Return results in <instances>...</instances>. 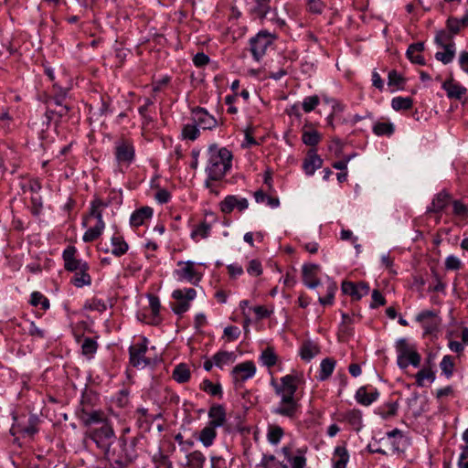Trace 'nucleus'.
Instances as JSON below:
<instances>
[{
    "instance_id": "nucleus-28",
    "label": "nucleus",
    "mask_w": 468,
    "mask_h": 468,
    "mask_svg": "<svg viewBox=\"0 0 468 468\" xmlns=\"http://www.w3.org/2000/svg\"><path fill=\"white\" fill-rule=\"evenodd\" d=\"M216 435V427L208 423L207 426L200 431L198 439L205 447H208L213 443Z\"/></svg>"
},
{
    "instance_id": "nucleus-23",
    "label": "nucleus",
    "mask_w": 468,
    "mask_h": 468,
    "mask_svg": "<svg viewBox=\"0 0 468 468\" xmlns=\"http://www.w3.org/2000/svg\"><path fill=\"white\" fill-rule=\"evenodd\" d=\"M318 269L316 264H305L303 266V282L309 288H315L319 284V280L314 277V272Z\"/></svg>"
},
{
    "instance_id": "nucleus-56",
    "label": "nucleus",
    "mask_w": 468,
    "mask_h": 468,
    "mask_svg": "<svg viewBox=\"0 0 468 468\" xmlns=\"http://www.w3.org/2000/svg\"><path fill=\"white\" fill-rule=\"evenodd\" d=\"M405 80L404 78L399 74L396 70H391L388 73V85L389 86H396L397 88H401L404 84Z\"/></svg>"
},
{
    "instance_id": "nucleus-36",
    "label": "nucleus",
    "mask_w": 468,
    "mask_h": 468,
    "mask_svg": "<svg viewBox=\"0 0 468 468\" xmlns=\"http://www.w3.org/2000/svg\"><path fill=\"white\" fill-rule=\"evenodd\" d=\"M234 360H235L234 353L228 352V351L218 352L213 356L214 364L218 367H222L224 365H227L229 362H233Z\"/></svg>"
},
{
    "instance_id": "nucleus-24",
    "label": "nucleus",
    "mask_w": 468,
    "mask_h": 468,
    "mask_svg": "<svg viewBox=\"0 0 468 468\" xmlns=\"http://www.w3.org/2000/svg\"><path fill=\"white\" fill-rule=\"evenodd\" d=\"M442 88L446 90L447 96L451 99L460 100L466 93L464 87L454 83L452 80L444 81Z\"/></svg>"
},
{
    "instance_id": "nucleus-29",
    "label": "nucleus",
    "mask_w": 468,
    "mask_h": 468,
    "mask_svg": "<svg viewBox=\"0 0 468 468\" xmlns=\"http://www.w3.org/2000/svg\"><path fill=\"white\" fill-rule=\"evenodd\" d=\"M190 370L187 365L181 363L173 371V378L178 383H186L190 379Z\"/></svg>"
},
{
    "instance_id": "nucleus-48",
    "label": "nucleus",
    "mask_w": 468,
    "mask_h": 468,
    "mask_svg": "<svg viewBox=\"0 0 468 468\" xmlns=\"http://www.w3.org/2000/svg\"><path fill=\"white\" fill-rule=\"evenodd\" d=\"M261 359L263 365L268 367H271L277 362V356L273 352L272 348L268 347L261 353Z\"/></svg>"
},
{
    "instance_id": "nucleus-62",
    "label": "nucleus",
    "mask_w": 468,
    "mask_h": 468,
    "mask_svg": "<svg viewBox=\"0 0 468 468\" xmlns=\"http://www.w3.org/2000/svg\"><path fill=\"white\" fill-rule=\"evenodd\" d=\"M175 440L178 442V444L181 446V450L183 452H187L189 449H191L194 446V441L192 440H184L183 435L181 433H177L175 436Z\"/></svg>"
},
{
    "instance_id": "nucleus-33",
    "label": "nucleus",
    "mask_w": 468,
    "mask_h": 468,
    "mask_svg": "<svg viewBox=\"0 0 468 468\" xmlns=\"http://www.w3.org/2000/svg\"><path fill=\"white\" fill-rule=\"evenodd\" d=\"M335 366V361L332 358H324L320 365V372L318 378L320 380L327 379L333 373Z\"/></svg>"
},
{
    "instance_id": "nucleus-64",
    "label": "nucleus",
    "mask_w": 468,
    "mask_h": 468,
    "mask_svg": "<svg viewBox=\"0 0 468 468\" xmlns=\"http://www.w3.org/2000/svg\"><path fill=\"white\" fill-rule=\"evenodd\" d=\"M453 213L457 216H463L468 213V207L459 200H455L452 203Z\"/></svg>"
},
{
    "instance_id": "nucleus-3",
    "label": "nucleus",
    "mask_w": 468,
    "mask_h": 468,
    "mask_svg": "<svg viewBox=\"0 0 468 468\" xmlns=\"http://www.w3.org/2000/svg\"><path fill=\"white\" fill-rule=\"evenodd\" d=\"M207 154L206 173L209 179L219 181L231 168L232 154L227 148H219L216 144L209 145Z\"/></svg>"
},
{
    "instance_id": "nucleus-7",
    "label": "nucleus",
    "mask_w": 468,
    "mask_h": 468,
    "mask_svg": "<svg viewBox=\"0 0 468 468\" xmlns=\"http://www.w3.org/2000/svg\"><path fill=\"white\" fill-rule=\"evenodd\" d=\"M114 154L116 161L120 165H130L135 157V150L133 142L125 138H121L116 141Z\"/></svg>"
},
{
    "instance_id": "nucleus-1",
    "label": "nucleus",
    "mask_w": 468,
    "mask_h": 468,
    "mask_svg": "<svg viewBox=\"0 0 468 468\" xmlns=\"http://www.w3.org/2000/svg\"><path fill=\"white\" fill-rule=\"evenodd\" d=\"M275 393L280 397L278 406L273 410L275 414L295 419L300 411L301 405L295 394L297 391V378L286 375L281 378L280 384L274 385Z\"/></svg>"
},
{
    "instance_id": "nucleus-15",
    "label": "nucleus",
    "mask_w": 468,
    "mask_h": 468,
    "mask_svg": "<svg viewBox=\"0 0 468 468\" xmlns=\"http://www.w3.org/2000/svg\"><path fill=\"white\" fill-rule=\"evenodd\" d=\"M416 320L421 324L425 334H431L437 330L439 320L436 314L431 310H425L417 315Z\"/></svg>"
},
{
    "instance_id": "nucleus-9",
    "label": "nucleus",
    "mask_w": 468,
    "mask_h": 468,
    "mask_svg": "<svg viewBox=\"0 0 468 468\" xmlns=\"http://www.w3.org/2000/svg\"><path fill=\"white\" fill-rule=\"evenodd\" d=\"M197 296V292L193 288L186 290H175L172 292V297L177 302L172 305L175 314H182L189 309V302L194 300Z\"/></svg>"
},
{
    "instance_id": "nucleus-38",
    "label": "nucleus",
    "mask_w": 468,
    "mask_h": 468,
    "mask_svg": "<svg viewBox=\"0 0 468 468\" xmlns=\"http://www.w3.org/2000/svg\"><path fill=\"white\" fill-rule=\"evenodd\" d=\"M62 101H63V97H61V96L53 97L48 101L49 106L54 105L58 108V109H56L57 110L56 114L58 119L67 115L69 111V108L67 105H63Z\"/></svg>"
},
{
    "instance_id": "nucleus-13",
    "label": "nucleus",
    "mask_w": 468,
    "mask_h": 468,
    "mask_svg": "<svg viewBox=\"0 0 468 468\" xmlns=\"http://www.w3.org/2000/svg\"><path fill=\"white\" fill-rule=\"evenodd\" d=\"M249 207V201L244 198H239L236 196H227L223 201L220 202V209L224 214H229L234 208L242 211Z\"/></svg>"
},
{
    "instance_id": "nucleus-21",
    "label": "nucleus",
    "mask_w": 468,
    "mask_h": 468,
    "mask_svg": "<svg viewBox=\"0 0 468 468\" xmlns=\"http://www.w3.org/2000/svg\"><path fill=\"white\" fill-rule=\"evenodd\" d=\"M450 195L446 191H441L433 198L431 206L428 207V212L438 213L443 210L450 201Z\"/></svg>"
},
{
    "instance_id": "nucleus-18",
    "label": "nucleus",
    "mask_w": 468,
    "mask_h": 468,
    "mask_svg": "<svg viewBox=\"0 0 468 468\" xmlns=\"http://www.w3.org/2000/svg\"><path fill=\"white\" fill-rule=\"evenodd\" d=\"M322 165V158L316 154L314 150H309L307 157L303 161V168L306 175L312 176Z\"/></svg>"
},
{
    "instance_id": "nucleus-40",
    "label": "nucleus",
    "mask_w": 468,
    "mask_h": 468,
    "mask_svg": "<svg viewBox=\"0 0 468 468\" xmlns=\"http://www.w3.org/2000/svg\"><path fill=\"white\" fill-rule=\"evenodd\" d=\"M320 139L321 135L317 131L304 130L303 132L302 140L306 145L314 146L320 142Z\"/></svg>"
},
{
    "instance_id": "nucleus-2",
    "label": "nucleus",
    "mask_w": 468,
    "mask_h": 468,
    "mask_svg": "<svg viewBox=\"0 0 468 468\" xmlns=\"http://www.w3.org/2000/svg\"><path fill=\"white\" fill-rule=\"evenodd\" d=\"M141 439L140 437H133L128 443L122 435L117 439L113 446L104 452L103 456L119 468H125L136 460L138 454L135 447Z\"/></svg>"
},
{
    "instance_id": "nucleus-8",
    "label": "nucleus",
    "mask_w": 468,
    "mask_h": 468,
    "mask_svg": "<svg viewBox=\"0 0 468 468\" xmlns=\"http://www.w3.org/2000/svg\"><path fill=\"white\" fill-rule=\"evenodd\" d=\"M273 37L266 31L259 32L250 41V52L255 58L259 61L266 53L267 48L272 44Z\"/></svg>"
},
{
    "instance_id": "nucleus-41",
    "label": "nucleus",
    "mask_w": 468,
    "mask_h": 468,
    "mask_svg": "<svg viewBox=\"0 0 468 468\" xmlns=\"http://www.w3.org/2000/svg\"><path fill=\"white\" fill-rule=\"evenodd\" d=\"M425 379L430 382H433L435 379V374L430 367H424L416 374V382L418 386L423 387Z\"/></svg>"
},
{
    "instance_id": "nucleus-4",
    "label": "nucleus",
    "mask_w": 468,
    "mask_h": 468,
    "mask_svg": "<svg viewBox=\"0 0 468 468\" xmlns=\"http://www.w3.org/2000/svg\"><path fill=\"white\" fill-rule=\"evenodd\" d=\"M86 437L90 439L103 454L118 439L111 422H102V425L90 429Z\"/></svg>"
},
{
    "instance_id": "nucleus-17",
    "label": "nucleus",
    "mask_w": 468,
    "mask_h": 468,
    "mask_svg": "<svg viewBox=\"0 0 468 468\" xmlns=\"http://www.w3.org/2000/svg\"><path fill=\"white\" fill-rule=\"evenodd\" d=\"M255 372H256V367H255L254 363L251 361H247V362L239 364L232 370L234 378L236 379L239 378L241 381H244V380L253 377Z\"/></svg>"
},
{
    "instance_id": "nucleus-61",
    "label": "nucleus",
    "mask_w": 468,
    "mask_h": 468,
    "mask_svg": "<svg viewBox=\"0 0 468 468\" xmlns=\"http://www.w3.org/2000/svg\"><path fill=\"white\" fill-rule=\"evenodd\" d=\"M386 303V300L384 296L380 293L378 290H374L372 292V303L370 304L371 308H376L379 305H384Z\"/></svg>"
},
{
    "instance_id": "nucleus-25",
    "label": "nucleus",
    "mask_w": 468,
    "mask_h": 468,
    "mask_svg": "<svg viewBox=\"0 0 468 468\" xmlns=\"http://www.w3.org/2000/svg\"><path fill=\"white\" fill-rule=\"evenodd\" d=\"M378 392L377 389H374L371 392H367L366 387L359 388L356 393V399L357 402L364 406L370 405L373 401H375L378 399Z\"/></svg>"
},
{
    "instance_id": "nucleus-35",
    "label": "nucleus",
    "mask_w": 468,
    "mask_h": 468,
    "mask_svg": "<svg viewBox=\"0 0 468 468\" xmlns=\"http://www.w3.org/2000/svg\"><path fill=\"white\" fill-rule=\"evenodd\" d=\"M270 10L269 0H256L250 13L261 19L264 18Z\"/></svg>"
},
{
    "instance_id": "nucleus-45",
    "label": "nucleus",
    "mask_w": 468,
    "mask_h": 468,
    "mask_svg": "<svg viewBox=\"0 0 468 468\" xmlns=\"http://www.w3.org/2000/svg\"><path fill=\"white\" fill-rule=\"evenodd\" d=\"M153 462L154 463L155 468H173L172 462L168 456L161 452H158L153 456Z\"/></svg>"
},
{
    "instance_id": "nucleus-51",
    "label": "nucleus",
    "mask_w": 468,
    "mask_h": 468,
    "mask_svg": "<svg viewBox=\"0 0 468 468\" xmlns=\"http://www.w3.org/2000/svg\"><path fill=\"white\" fill-rule=\"evenodd\" d=\"M84 308L88 309V310L102 313L106 310L107 306H106V303L102 300L93 298L85 303Z\"/></svg>"
},
{
    "instance_id": "nucleus-26",
    "label": "nucleus",
    "mask_w": 468,
    "mask_h": 468,
    "mask_svg": "<svg viewBox=\"0 0 468 468\" xmlns=\"http://www.w3.org/2000/svg\"><path fill=\"white\" fill-rule=\"evenodd\" d=\"M348 453L345 447L337 446L335 449L334 456L332 459L334 468H346L348 462Z\"/></svg>"
},
{
    "instance_id": "nucleus-16",
    "label": "nucleus",
    "mask_w": 468,
    "mask_h": 468,
    "mask_svg": "<svg viewBox=\"0 0 468 468\" xmlns=\"http://www.w3.org/2000/svg\"><path fill=\"white\" fill-rule=\"evenodd\" d=\"M78 417L86 426L92 424H98V426H100L102 425V422H110L107 419L104 418L103 412L100 410L89 411L84 408L78 411Z\"/></svg>"
},
{
    "instance_id": "nucleus-20",
    "label": "nucleus",
    "mask_w": 468,
    "mask_h": 468,
    "mask_svg": "<svg viewBox=\"0 0 468 468\" xmlns=\"http://www.w3.org/2000/svg\"><path fill=\"white\" fill-rule=\"evenodd\" d=\"M209 424L214 427H220L225 423L226 411L222 405H213L208 411Z\"/></svg>"
},
{
    "instance_id": "nucleus-63",
    "label": "nucleus",
    "mask_w": 468,
    "mask_h": 468,
    "mask_svg": "<svg viewBox=\"0 0 468 468\" xmlns=\"http://www.w3.org/2000/svg\"><path fill=\"white\" fill-rule=\"evenodd\" d=\"M31 212L35 216H38L42 208V201L39 196L32 197L31 198Z\"/></svg>"
},
{
    "instance_id": "nucleus-27",
    "label": "nucleus",
    "mask_w": 468,
    "mask_h": 468,
    "mask_svg": "<svg viewBox=\"0 0 468 468\" xmlns=\"http://www.w3.org/2000/svg\"><path fill=\"white\" fill-rule=\"evenodd\" d=\"M186 466L189 468H203L206 462L205 455L200 451H194L186 455Z\"/></svg>"
},
{
    "instance_id": "nucleus-6",
    "label": "nucleus",
    "mask_w": 468,
    "mask_h": 468,
    "mask_svg": "<svg viewBox=\"0 0 468 468\" xmlns=\"http://www.w3.org/2000/svg\"><path fill=\"white\" fill-rule=\"evenodd\" d=\"M398 351V365L400 368H406L410 364L413 367H419L420 364V356L416 351L415 346L410 345L405 338L399 339L396 343Z\"/></svg>"
},
{
    "instance_id": "nucleus-43",
    "label": "nucleus",
    "mask_w": 468,
    "mask_h": 468,
    "mask_svg": "<svg viewBox=\"0 0 468 468\" xmlns=\"http://www.w3.org/2000/svg\"><path fill=\"white\" fill-rule=\"evenodd\" d=\"M283 430L278 425H271L268 431V440L272 444H278L283 436Z\"/></svg>"
},
{
    "instance_id": "nucleus-10",
    "label": "nucleus",
    "mask_w": 468,
    "mask_h": 468,
    "mask_svg": "<svg viewBox=\"0 0 468 468\" xmlns=\"http://www.w3.org/2000/svg\"><path fill=\"white\" fill-rule=\"evenodd\" d=\"M147 339L142 338V341L129 347L130 364L134 367H144L150 364V360L145 357L147 352Z\"/></svg>"
},
{
    "instance_id": "nucleus-5",
    "label": "nucleus",
    "mask_w": 468,
    "mask_h": 468,
    "mask_svg": "<svg viewBox=\"0 0 468 468\" xmlns=\"http://www.w3.org/2000/svg\"><path fill=\"white\" fill-rule=\"evenodd\" d=\"M106 207V204L103 203L101 199H95L91 203V207L89 216L84 219L83 224L86 225L87 221L90 218H95L97 219V223L94 227L90 228L83 235L82 239L85 242H91L97 239L102 233L105 224L102 220V212L101 207Z\"/></svg>"
},
{
    "instance_id": "nucleus-30",
    "label": "nucleus",
    "mask_w": 468,
    "mask_h": 468,
    "mask_svg": "<svg viewBox=\"0 0 468 468\" xmlns=\"http://www.w3.org/2000/svg\"><path fill=\"white\" fill-rule=\"evenodd\" d=\"M319 347L310 342H304L300 350L301 357L305 361H310L313 357H314L319 353Z\"/></svg>"
},
{
    "instance_id": "nucleus-54",
    "label": "nucleus",
    "mask_w": 468,
    "mask_h": 468,
    "mask_svg": "<svg viewBox=\"0 0 468 468\" xmlns=\"http://www.w3.org/2000/svg\"><path fill=\"white\" fill-rule=\"evenodd\" d=\"M446 27L454 36L461 31L463 27L458 18L450 16L446 21Z\"/></svg>"
},
{
    "instance_id": "nucleus-50",
    "label": "nucleus",
    "mask_w": 468,
    "mask_h": 468,
    "mask_svg": "<svg viewBox=\"0 0 468 468\" xmlns=\"http://www.w3.org/2000/svg\"><path fill=\"white\" fill-rule=\"evenodd\" d=\"M182 135L186 139L196 140L199 135V130L197 124H186L183 127Z\"/></svg>"
},
{
    "instance_id": "nucleus-11",
    "label": "nucleus",
    "mask_w": 468,
    "mask_h": 468,
    "mask_svg": "<svg viewBox=\"0 0 468 468\" xmlns=\"http://www.w3.org/2000/svg\"><path fill=\"white\" fill-rule=\"evenodd\" d=\"M76 249L73 246L68 247L63 251L64 267L69 271H77L79 269L89 270L86 261L75 258Z\"/></svg>"
},
{
    "instance_id": "nucleus-22",
    "label": "nucleus",
    "mask_w": 468,
    "mask_h": 468,
    "mask_svg": "<svg viewBox=\"0 0 468 468\" xmlns=\"http://www.w3.org/2000/svg\"><path fill=\"white\" fill-rule=\"evenodd\" d=\"M153 216V209L150 207H143L135 210L131 218L130 223L133 227H139Z\"/></svg>"
},
{
    "instance_id": "nucleus-39",
    "label": "nucleus",
    "mask_w": 468,
    "mask_h": 468,
    "mask_svg": "<svg viewBox=\"0 0 468 468\" xmlns=\"http://www.w3.org/2000/svg\"><path fill=\"white\" fill-rule=\"evenodd\" d=\"M210 229V225L206 221H203L192 230L191 238L196 240H197L198 238L206 239L208 237Z\"/></svg>"
},
{
    "instance_id": "nucleus-14",
    "label": "nucleus",
    "mask_w": 468,
    "mask_h": 468,
    "mask_svg": "<svg viewBox=\"0 0 468 468\" xmlns=\"http://www.w3.org/2000/svg\"><path fill=\"white\" fill-rule=\"evenodd\" d=\"M193 120L197 125L204 130H211L217 125V120L203 108H196L193 110Z\"/></svg>"
},
{
    "instance_id": "nucleus-53",
    "label": "nucleus",
    "mask_w": 468,
    "mask_h": 468,
    "mask_svg": "<svg viewBox=\"0 0 468 468\" xmlns=\"http://www.w3.org/2000/svg\"><path fill=\"white\" fill-rule=\"evenodd\" d=\"M98 345L92 338H85L82 343L81 349L84 355H92L96 352Z\"/></svg>"
},
{
    "instance_id": "nucleus-55",
    "label": "nucleus",
    "mask_w": 468,
    "mask_h": 468,
    "mask_svg": "<svg viewBox=\"0 0 468 468\" xmlns=\"http://www.w3.org/2000/svg\"><path fill=\"white\" fill-rule=\"evenodd\" d=\"M319 98L316 95L306 97L303 101V109L305 112H312L318 104Z\"/></svg>"
},
{
    "instance_id": "nucleus-57",
    "label": "nucleus",
    "mask_w": 468,
    "mask_h": 468,
    "mask_svg": "<svg viewBox=\"0 0 468 468\" xmlns=\"http://www.w3.org/2000/svg\"><path fill=\"white\" fill-rule=\"evenodd\" d=\"M346 419L347 421L356 427V429H359L361 425V413L358 410H351L346 413Z\"/></svg>"
},
{
    "instance_id": "nucleus-59",
    "label": "nucleus",
    "mask_w": 468,
    "mask_h": 468,
    "mask_svg": "<svg viewBox=\"0 0 468 468\" xmlns=\"http://www.w3.org/2000/svg\"><path fill=\"white\" fill-rule=\"evenodd\" d=\"M247 272L253 276H260L262 273L261 263L258 260H251L247 267Z\"/></svg>"
},
{
    "instance_id": "nucleus-47",
    "label": "nucleus",
    "mask_w": 468,
    "mask_h": 468,
    "mask_svg": "<svg viewBox=\"0 0 468 468\" xmlns=\"http://www.w3.org/2000/svg\"><path fill=\"white\" fill-rule=\"evenodd\" d=\"M391 105L392 108L396 111L409 110L412 107V100L409 97H396L392 100Z\"/></svg>"
},
{
    "instance_id": "nucleus-60",
    "label": "nucleus",
    "mask_w": 468,
    "mask_h": 468,
    "mask_svg": "<svg viewBox=\"0 0 468 468\" xmlns=\"http://www.w3.org/2000/svg\"><path fill=\"white\" fill-rule=\"evenodd\" d=\"M461 266L462 263L460 260L453 255L448 256L445 260V268L447 270L456 271L459 270Z\"/></svg>"
},
{
    "instance_id": "nucleus-34",
    "label": "nucleus",
    "mask_w": 468,
    "mask_h": 468,
    "mask_svg": "<svg viewBox=\"0 0 468 468\" xmlns=\"http://www.w3.org/2000/svg\"><path fill=\"white\" fill-rule=\"evenodd\" d=\"M72 283L79 288L85 285H90L91 283V278L88 273V270L79 269L77 271H75Z\"/></svg>"
},
{
    "instance_id": "nucleus-52",
    "label": "nucleus",
    "mask_w": 468,
    "mask_h": 468,
    "mask_svg": "<svg viewBox=\"0 0 468 468\" xmlns=\"http://www.w3.org/2000/svg\"><path fill=\"white\" fill-rule=\"evenodd\" d=\"M336 291V285L330 283L327 287V292L324 297H319V303L323 305H330L333 303L335 292Z\"/></svg>"
},
{
    "instance_id": "nucleus-37",
    "label": "nucleus",
    "mask_w": 468,
    "mask_h": 468,
    "mask_svg": "<svg viewBox=\"0 0 468 468\" xmlns=\"http://www.w3.org/2000/svg\"><path fill=\"white\" fill-rule=\"evenodd\" d=\"M452 38L453 35L448 29L441 30L437 32L434 41L440 47H448L450 45H455Z\"/></svg>"
},
{
    "instance_id": "nucleus-46",
    "label": "nucleus",
    "mask_w": 468,
    "mask_h": 468,
    "mask_svg": "<svg viewBox=\"0 0 468 468\" xmlns=\"http://www.w3.org/2000/svg\"><path fill=\"white\" fill-rule=\"evenodd\" d=\"M373 132L380 135H391L394 133V126L390 122H377L373 127Z\"/></svg>"
},
{
    "instance_id": "nucleus-49",
    "label": "nucleus",
    "mask_w": 468,
    "mask_h": 468,
    "mask_svg": "<svg viewBox=\"0 0 468 468\" xmlns=\"http://www.w3.org/2000/svg\"><path fill=\"white\" fill-rule=\"evenodd\" d=\"M440 367H441L442 373L447 378L452 377V375L453 373V368H454V363H453L452 357L451 356H444L440 364Z\"/></svg>"
},
{
    "instance_id": "nucleus-12",
    "label": "nucleus",
    "mask_w": 468,
    "mask_h": 468,
    "mask_svg": "<svg viewBox=\"0 0 468 468\" xmlns=\"http://www.w3.org/2000/svg\"><path fill=\"white\" fill-rule=\"evenodd\" d=\"M342 292L350 295L354 300H360L364 295L369 292V286L367 282H361L355 283L345 281L342 282Z\"/></svg>"
},
{
    "instance_id": "nucleus-42",
    "label": "nucleus",
    "mask_w": 468,
    "mask_h": 468,
    "mask_svg": "<svg viewBox=\"0 0 468 468\" xmlns=\"http://www.w3.org/2000/svg\"><path fill=\"white\" fill-rule=\"evenodd\" d=\"M201 389L210 394L211 396H222V388L220 384H214L208 379L203 380L200 386Z\"/></svg>"
},
{
    "instance_id": "nucleus-58",
    "label": "nucleus",
    "mask_w": 468,
    "mask_h": 468,
    "mask_svg": "<svg viewBox=\"0 0 468 468\" xmlns=\"http://www.w3.org/2000/svg\"><path fill=\"white\" fill-rule=\"evenodd\" d=\"M25 330H27L31 336H37L39 338H43L45 336L44 331L38 328L34 322H27Z\"/></svg>"
},
{
    "instance_id": "nucleus-44",
    "label": "nucleus",
    "mask_w": 468,
    "mask_h": 468,
    "mask_svg": "<svg viewBox=\"0 0 468 468\" xmlns=\"http://www.w3.org/2000/svg\"><path fill=\"white\" fill-rule=\"evenodd\" d=\"M149 304L153 314L151 323L156 324L159 323L158 315L161 308L159 298L154 295H149Z\"/></svg>"
},
{
    "instance_id": "nucleus-19",
    "label": "nucleus",
    "mask_w": 468,
    "mask_h": 468,
    "mask_svg": "<svg viewBox=\"0 0 468 468\" xmlns=\"http://www.w3.org/2000/svg\"><path fill=\"white\" fill-rule=\"evenodd\" d=\"M176 273L181 280H186L193 284L200 280V276L194 269V262L186 261L184 263L182 269L176 271Z\"/></svg>"
},
{
    "instance_id": "nucleus-31",
    "label": "nucleus",
    "mask_w": 468,
    "mask_h": 468,
    "mask_svg": "<svg viewBox=\"0 0 468 468\" xmlns=\"http://www.w3.org/2000/svg\"><path fill=\"white\" fill-rule=\"evenodd\" d=\"M112 245L113 246L112 253L116 257H121L125 254L129 248L122 236H113L112 238Z\"/></svg>"
},
{
    "instance_id": "nucleus-32",
    "label": "nucleus",
    "mask_w": 468,
    "mask_h": 468,
    "mask_svg": "<svg viewBox=\"0 0 468 468\" xmlns=\"http://www.w3.org/2000/svg\"><path fill=\"white\" fill-rule=\"evenodd\" d=\"M443 51H438L435 54V58L443 64H449L452 61L455 57V45H450L448 47H441Z\"/></svg>"
}]
</instances>
